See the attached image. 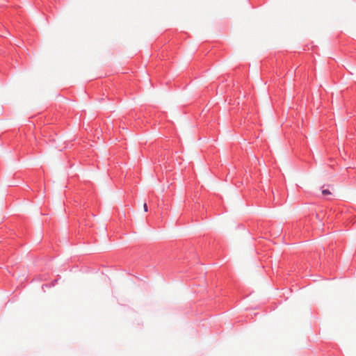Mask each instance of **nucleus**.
Masks as SVG:
<instances>
[{
    "label": "nucleus",
    "mask_w": 356,
    "mask_h": 356,
    "mask_svg": "<svg viewBox=\"0 0 356 356\" xmlns=\"http://www.w3.org/2000/svg\"><path fill=\"white\" fill-rule=\"evenodd\" d=\"M322 194H323V195H330V194H331V193H330V191L328 189H323V190L322 191Z\"/></svg>",
    "instance_id": "1"
},
{
    "label": "nucleus",
    "mask_w": 356,
    "mask_h": 356,
    "mask_svg": "<svg viewBox=\"0 0 356 356\" xmlns=\"http://www.w3.org/2000/svg\"><path fill=\"white\" fill-rule=\"evenodd\" d=\"M144 211L146 212L148 210L147 205L146 203H144L143 204Z\"/></svg>",
    "instance_id": "2"
}]
</instances>
